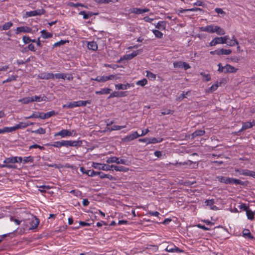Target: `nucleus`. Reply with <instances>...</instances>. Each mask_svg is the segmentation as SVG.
<instances>
[{
    "mask_svg": "<svg viewBox=\"0 0 255 255\" xmlns=\"http://www.w3.org/2000/svg\"><path fill=\"white\" fill-rule=\"evenodd\" d=\"M82 144L81 140H61L55 141L53 143H47V146H52L53 147L60 148L62 146H80Z\"/></svg>",
    "mask_w": 255,
    "mask_h": 255,
    "instance_id": "1",
    "label": "nucleus"
},
{
    "mask_svg": "<svg viewBox=\"0 0 255 255\" xmlns=\"http://www.w3.org/2000/svg\"><path fill=\"white\" fill-rule=\"evenodd\" d=\"M58 115V113L54 111H51L46 113L42 112H35L33 113L31 116L25 118L26 119H32V118H40L41 119H47L52 116H56Z\"/></svg>",
    "mask_w": 255,
    "mask_h": 255,
    "instance_id": "2",
    "label": "nucleus"
},
{
    "mask_svg": "<svg viewBox=\"0 0 255 255\" xmlns=\"http://www.w3.org/2000/svg\"><path fill=\"white\" fill-rule=\"evenodd\" d=\"M218 65L219 66L218 71L225 73H234L238 70V68H236L231 65H225L224 66H221V65Z\"/></svg>",
    "mask_w": 255,
    "mask_h": 255,
    "instance_id": "3",
    "label": "nucleus"
},
{
    "mask_svg": "<svg viewBox=\"0 0 255 255\" xmlns=\"http://www.w3.org/2000/svg\"><path fill=\"white\" fill-rule=\"evenodd\" d=\"M17 162V157H10L6 158L3 161V163L4 165H7L9 166H11L13 167H7L8 168H12L15 169L16 168V166L13 164Z\"/></svg>",
    "mask_w": 255,
    "mask_h": 255,
    "instance_id": "4",
    "label": "nucleus"
},
{
    "mask_svg": "<svg viewBox=\"0 0 255 255\" xmlns=\"http://www.w3.org/2000/svg\"><path fill=\"white\" fill-rule=\"evenodd\" d=\"M165 251L170 253H184V251L177 247L173 244H169L165 248Z\"/></svg>",
    "mask_w": 255,
    "mask_h": 255,
    "instance_id": "5",
    "label": "nucleus"
},
{
    "mask_svg": "<svg viewBox=\"0 0 255 255\" xmlns=\"http://www.w3.org/2000/svg\"><path fill=\"white\" fill-rule=\"evenodd\" d=\"M111 165L106 164H101L96 162H93L92 167L95 169L99 170H103L105 171L111 170Z\"/></svg>",
    "mask_w": 255,
    "mask_h": 255,
    "instance_id": "6",
    "label": "nucleus"
},
{
    "mask_svg": "<svg viewBox=\"0 0 255 255\" xmlns=\"http://www.w3.org/2000/svg\"><path fill=\"white\" fill-rule=\"evenodd\" d=\"M45 10L43 8L38 9L33 11H27L25 13V17H31L36 15H40L44 14Z\"/></svg>",
    "mask_w": 255,
    "mask_h": 255,
    "instance_id": "7",
    "label": "nucleus"
},
{
    "mask_svg": "<svg viewBox=\"0 0 255 255\" xmlns=\"http://www.w3.org/2000/svg\"><path fill=\"white\" fill-rule=\"evenodd\" d=\"M115 78V75H111L109 76H97L95 79H92L93 80H95L99 82H105L108 80H114Z\"/></svg>",
    "mask_w": 255,
    "mask_h": 255,
    "instance_id": "8",
    "label": "nucleus"
},
{
    "mask_svg": "<svg viewBox=\"0 0 255 255\" xmlns=\"http://www.w3.org/2000/svg\"><path fill=\"white\" fill-rule=\"evenodd\" d=\"M74 130L69 131L68 129H62L59 132H57L55 133L54 136H60L61 137H65L66 136H70L72 135V132H74Z\"/></svg>",
    "mask_w": 255,
    "mask_h": 255,
    "instance_id": "9",
    "label": "nucleus"
},
{
    "mask_svg": "<svg viewBox=\"0 0 255 255\" xmlns=\"http://www.w3.org/2000/svg\"><path fill=\"white\" fill-rule=\"evenodd\" d=\"M139 50H136L133 51L132 53L129 54H127L123 56V57L121 58V59L118 61V62L122 61L124 60H130L136 56L139 53Z\"/></svg>",
    "mask_w": 255,
    "mask_h": 255,
    "instance_id": "10",
    "label": "nucleus"
},
{
    "mask_svg": "<svg viewBox=\"0 0 255 255\" xmlns=\"http://www.w3.org/2000/svg\"><path fill=\"white\" fill-rule=\"evenodd\" d=\"M139 136H140V135L137 133V132L134 131V132H132L131 134L125 136L124 138H123V140L125 142H129L131 140H132L134 139L137 138V137H138Z\"/></svg>",
    "mask_w": 255,
    "mask_h": 255,
    "instance_id": "11",
    "label": "nucleus"
},
{
    "mask_svg": "<svg viewBox=\"0 0 255 255\" xmlns=\"http://www.w3.org/2000/svg\"><path fill=\"white\" fill-rule=\"evenodd\" d=\"M149 11V9L148 8H139L136 7L131 8L129 9L130 13H133L136 14H142L144 12H147Z\"/></svg>",
    "mask_w": 255,
    "mask_h": 255,
    "instance_id": "12",
    "label": "nucleus"
},
{
    "mask_svg": "<svg viewBox=\"0 0 255 255\" xmlns=\"http://www.w3.org/2000/svg\"><path fill=\"white\" fill-rule=\"evenodd\" d=\"M255 126V121L253 120L252 122H244L243 123L242 128L239 131V132H242L246 129L250 128L253 126Z\"/></svg>",
    "mask_w": 255,
    "mask_h": 255,
    "instance_id": "13",
    "label": "nucleus"
},
{
    "mask_svg": "<svg viewBox=\"0 0 255 255\" xmlns=\"http://www.w3.org/2000/svg\"><path fill=\"white\" fill-rule=\"evenodd\" d=\"M225 42V41L223 40L222 37H216L209 43V46H213L218 44H224Z\"/></svg>",
    "mask_w": 255,
    "mask_h": 255,
    "instance_id": "14",
    "label": "nucleus"
},
{
    "mask_svg": "<svg viewBox=\"0 0 255 255\" xmlns=\"http://www.w3.org/2000/svg\"><path fill=\"white\" fill-rule=\"evenodd\" d=\"M15 30V33L17 34L21 32L30 33L32 31V29L30 27L28 26H20L17 27Z\"/></svg>",
    "mask_w": 255,
    "mask_h": 255,
    "instance_id": "15",
    "label": "nucleus"
},
{
    "mask_svg": "<svg viewBox=\"0 0 255 255\" xmlns=\"http://www.w3.org/2000/svg\"><path fill=\"white\" fill-rule=\"evenodd\" d=\"M216 25L213 24L201 27L200 30L201 31L208 32L209 33H215L214 28Z\"/></svg>",
    "mask_w": 255,
    "mask_h": 255,
    "instance_id": "16",
    "label": "nucleus"
},
{
    "mask_svg": "<svg viewBox=\"0 0 255 255\" xmlns=\"http://www.w3.org/2000/svg\"><path fill=\"white\" fill-rule=\"evenodd\" d=\"M222 84V82H217L215 84L212 85L210 87L208 88L206 90V93H212L215 91L219 86H221Z\"/></svg>",
    "mask_w": 255,
    "mask_h": 255,
    "instance_id": "17",
    "label": "nucleus"
},
{
    "mask_svg": "<svg viewBox=\"0 0 255 255\" xmlns=\"http://www.w3.org/2000/svg\"><path fill=\"white\" fill-rule=\"evenodd\" d=\"M111 167V170L112 169H114L115 170L117 171H120V172H127L129 170L128 168L125 167L123 166H117L115 165H111L110 166Z\"/></svg>",
    "mask_w": 255,
    "mask_h": 255,
    "instance_id": "18",
    "label": "nucleus"
},
{
    "mask_svg": "<svg viewBox=\"0 0 255 255\" xmlns=\"http://www.w3.org/2000/svg\"><path fill=\"white\" fill-rule=\"evenodd\" d=\"M39 78L41 79H54V75L53 73H41L38 75Z\"/></svg>",
    "mask_w": 255,
    "mask_h": 255,
    "instance_id": "19",
    "label": "nucleus"
},
{
    "mask_svg": "<svg viewBox=\"0 0 255 255\" xmlns=\"http://www.w3.org/2000/svg\"><path fill=\"white\" fill-rule=\"evenodd\" d=\"M228 184H234L236 185H244L245 182L238 179L229 177Z\"/></svg>",
    "mask_w": 255,
    "mask_h": 255,
    "instance_id": "20",
    "label": "nucleus"
},
{
    "mask_svg": "<svg viewBox=\"0 0 255 255\" xmlns=\"http://www.w3.org/2000/svg\"><path fill=\"white\" fill-rule=\"evenodd\" d=\"M131 86L133 87L134 85L133 84L130 85L128 83L126 84H119L115 85L116 89L117 90H126L130 88Z\"/></svg>",
    "mask_w": 255,
    "mask_h": 255,
    "instance_id": "21",
    "label": "nucleus"
},
{
    "mask_svg": "<svg viewBox=\"0 0 255 255\" xmlns=\"http://www.w3.org/2000/svg\"><path fill=\"white\" fill-rule=\"evenodd\" d=\"M32 102H42V101H46L47 98L44 95H43L42 96H35L34 97H32Z\"/></svg>",
    "mask_w": 255,
    "mask_h": 255,
    "instance_id": "22",
    "label": "nucleus"
},
{
    "mask_svg": "<svg viewBox=\"0 0 255 255\" xmlns=\"http://www.w3.org/2000/svg\"><path fill=\"white\" fill-rule=\"evenodd\" d=\"M235 172L239 173L240 175L251 176L252 171L248 169H235Z\"/></svg>",
    "mask_w": 255,
    "mask_h": 255,
    "instance_id": "23",
    "label": "nucleus"
},
{
    "mask_svg": "<svg viewBox=\"0 0 255 255\" xmlns=\"http://www.w3.org/2000/svg\"><path fill=\"white\" fill-rule=\"evenodd\" d=\"M39 223V221L38 218L35 217H33L31 222H30L31 227L30 229H35L37 228Z\"/></svg>",
    "mask_w": 255,
    "mask_h": 255,
    "instance_id": "24",
    "label": "nucleus"
},
{
    "mask_svg": "<svg viewBox=\"0 0 255 255\" xmlns=\"http://www.w3.org/2000/svg\"><path fill=\"white\" fill-rule=\"evenodd\" d=\"M26 127H27V125H26L25 122H20L19 124L16 125L15 126L12 127L11 128L12 131H13L16 130L17 129L23 128H26Z\"/></svg>",
    "mask_w": 255,
    "mask_h": 255,
    "instance_id": "25",
    "label": "nucleus"
},
{
    "mask_svg": "<svg viewBox=\"0 0 255 255\" xmlns=\"http://www.w3.org/2000/svg\"><path fill=\"white\" fill-rule=\"evenodd\" d=\"M200 75L202 76L203 81L208 82L211 80V76L208 72H201L200 73Z\"/></svg>",
    "mask_w": 255,
    "mask_h": 255,
    "instance_id": "26",
    "label": "nucleus"
},
{
    "mask_svg": "<svg viewBox=\"0 0 255 255\" xmlns=\"http://www.w3.org/2000/svg\"><path fill=\"white\" fill-rule=\"evenodd\" d=\"M218 56L220 55H228L232 53L230 49H225L224 48L218 49Z\"/></svg>",
    "mask_w": 255,
    "mask_h": 255,
    "instance_id": "27",
    "label": "nucleus"
},
{
    "mask_svg": "<svg viewBox=\"0 0 255 255\" xmlns=\"http://www.w3.org/2000/svg\"><path fill=\"white\" fill-rule=\"evenodd\" d=\"M88 47L90 50L96 51L98 49V45L95 41H92L88 42Z\"/></svg>",
    "mask_w": 255,
    "mask_h": 255,
    "instance_id": "28",
    "label": "nucleus"
},
{
    "mask_svg": "<svg viewBox=\"0 0 255 255\" xmlns=\"http://www.w3.org/2000/svg\"><path fill=\"white\" fill-rule=\"evenodd\" d=\"M99 175L101 179L108 178L110 180H116V178L111 175L106 174L102 172H100Z\"/></svg>",
    "mask_w": 255,
    "mask_h": 255,
    "instance_id": "29",
    "label": "nucleus"
},
{
    "mask_svg": "<svg viewBox=\"0 0 255 255\" xmlns=\"http://www.w3.org/2000/svg\"><path fill=\"white\" fill-rule=\"evenodd\" d=\"M166 26V22L165 21H158L157 24L155 25L156 28L161 29V30H164L165 29Z\"/></svg>",
    "mask_w": 255,
    "mask_h": 255,
    "instance_id": "30",
    "label": "nucleus"
},
{
    "mask_svg": "<svg viewBox=\"0 0 255 255\" xmlns=\"http://www.w3.org/2000/svg\"><path fill=\"white\" fill-rule=\"evenodd\" d=\"M215 32L219 35H223L225 34V31L222 28L216 25L214 28Z\"/></svg>",
    "mask_w": 255,
    "mask_h": 255,
    "instance_id": "31",
    "label": "nucleus"
},
{
    "mask_svg": "<svg viewBox=\"0 0 255 255\" xmlns=\"http://www.w3.org/2000/svg\"><path fill=\"white\" fill-rule=\"evenodd\" d=\"M41 33L42 37L44 39L51 38L53 36L52 33L48 32L44 29L41 31Z\"/></svg>",
    "mask_w": 255,
    "mask_h": 255,
    "instance_id": "32",
    "label": "nucleus"
},
{
    "mask_svg": "<svg viewBox=\"0 0 255 255\" xmlns=\"http://www.w3.org/2000/svg\"><path fill=\"white\" fill-rule=\"evenodd\" d=\"M243 235L245 238L253 239H254L253 236L251 234V232L248 229H244L243 231Z\"/></svg>",
    "mask_w": 255,
    "mask_h": 255,
    "instance_id": "33",
    "label": "nucleus"
},
{
    "mask_svg": "<svg viewBox=\"0 0 255 255\" xmlns=\"http://www.w3.org/2000/svg\"><path fill=\"white\" fill-rule=\"evenodd\" d=\"M111 89L110 88H104L101 89L100 91H96L95 94L97 95L100 94H108L110 93Z\"/></svg>",
    "mask_w": 255,
    "mask_h": 255,
    "instance_id": "34",
    "label": "nucleus"
},
{
    "mask_svg": "<svg viewBox=\"0 0 255 255\" xmlns=\"http://www.w3.org/2000/svg\"><path fill=\"white\" fill-rule=\"evenodd\" d=\"M205 133V131L204 130H196V131L192 133V136L194 138L196 136L203 135Z\"/></svg>",
    "mask_w": 255,
    "mask_h": 255,
    "instance_id": "35",
    "label": "nucleus"
},
{
    "mask_svg": "<svg viewBox=\"0 0 255 255\" xmlns=\"http://www.w3.org/2000/svg\"><path fill=\"white\" fill-rule=\"evenodd\" d=\"M18 102L22 104H27L30 102H32V100L31 97H27L18 100Z\"/></svg>",
    "mask_w": 255,
    "mask_h": 255,
    "instance_id": "36",
    "label": "nucleus"
},
{
    "mask_svg": "<svg viewBox=\"0 0 255 255\" xmlns=\"http://www.w3.org/2000/svg\"><path fill=\"white\" fill-rule=\"evenodd\" d=\"M91 101L87 100V101H76L75 104H76L77 107H80V106H86L87 104H91Z\"/></svg>",
    "mask_w": 255,
    "mask_h": 255,
    "instance_id": "37",
    "label": "nucleus"
},
{
    "mask_svg": "<svg viewBox=\"0 0 255 255\" xmlns=\"http://www.w3.org/2000/svg\"><path fill=\"white\" fill-rule=\"evenodd\" d=\"M217 178L218 179V180L221 183H223L226 184H228L229 177H228L219 176H217Z\"/></svg>",
    "mask_w": 255,
    "mask_h": 255,
    "instance_id": "38",
    "label": "nucleus"
},
{
    "mask_svg": "<svg viewBox=\"0 0 255 255\" xmlns=\"http://www.w3.org/2000/svg\"><path fill=\"white\" fill-rule=\"evenodd\" d=\"M119 158L116 156H112L107 159L106 162L108 163H116L118 164Z\"/></svg>",
    "mask_w": 255,
    "mask_h": 255,
    "instance_id": "39",
    "label": "nucleus"
},
{
    "mask_svg": "<svg viewBox=\"0 0 255 255\" xmlns=\"http://www.w3.org/2000/svg\"><path fill=\"white\" fill-rule=\"evenodd\" d=\"M70 193L77 197L82 198L83 197L82 192L78 190H72L70 191Z\"/></svg>",
    "mask_w": 255,
    "mask_h": 255,
    "instance_id": "40",
    "label": "nucleus"
},
{
    "mask_svg": "<svg viewBox=\"0 0 255 255\" xmlns=\"http://www.w3.org/2000/svg\"><path fill=\"white\" fill-rule=\"evenodd\" d=\"M162 141V138L157 139L155 137H153L151 138H148V141H147V143H156L160 142Z\"/></svg>",
    "mask_w": 255,
    "mask_h": 255,
    "instance_id": "41",
    "label": "nucleus"
},
{
    "mask_svg": "<svg viewBox=\"0 0 255 255\" xmlns=\"http://www.w3.org/2000/svg\"><path fill=\"white\" fill-rule=\"evenodd\" d=\"M12 25L13 23L10 21L6 22L2 26V30H7L9 29Z\"/></svg>",
    "mask_w": 255,
    "mask_h": 255,
    "instance_id": "42",
    "label": "nucleus"
},
{
    "mask_svg": "<svg viewBox=\"0 0 255 255\" xmlns=\"http://www.w3.org/2000/svg\"><path fill=\"white\" fill-rule=\"evenodd\" d=\"M76 101L73 102H69L67 103L66 104L63 105V108H73L74 107H76V104H75Z\"/></svg>",
    "mask_w": 255,
    "mask_h": 255,
    "instance_id": "43",
    "label": "nucleus"
},
{
    "mask_svg": "<svg viewBox=\"0 0 255 255\" xmlns=\"http://www.w3.org/2000/svg\"><path fill=\"white\" fill-rule=\"evenodd\" d=\"M99 173H100V172H96L94 170H88L86 172H85L86 174L91 177H93L98 175H99Z\"/></svg>",
    "mask_w": 255,
    "mask_h": 255,
    "instance_id": "44",
    "label": "nucleus"
},
{
    "mask_svg": "<svg viewBox=\"0 0 255 255\" xmlns=\"http://www.w3.org/2000/svg\"><path fill=\"white\" fill-rule=\"evenodd\" d=\"M31 132L34 133H37V134H45L46 132V130H45V129H44L42 128H39L37 130H31Z\"/></svg>",
    "mask_w": 255,
    "mask_h": 255,
    "instance_id": "45",
    "label": "nucleus"
},
{
    "mask_svg": "<svg viewBox=\"0 0 255 255\" xmlns=\"http://www.w3.org/2000/svg\"><path fill=\"white\" fill-rule=\"evenodd\" d=\"M246 214L248 218L251 220H252L254 218V213L249 209L246 211Z\"/></svg>",
    "mask_w": 255,
    "mask_h": 255,
    "instance_id": "46",
    "label": "nucleus"
},
{
    "mask_svg": "<svg viewBox=\"0 0 255 255\" xmlns=\"http://www.w3.org/2000/svg\"><path fill=\"white\" fill-rule=\"evenodd\" d=\"M152 32L157 38H161L163 37V33L158 30L153 29Z\"/></svg>",
    "mask_w": 255,
    "mask_h": 255,
    "instance_id": "47",
    "label": "nucleus"
},
{
    "mask_svg": "<svg viewBox=\"0 0 255 255\" xmlns=\"http://www.w3.org/2000/svg\"><path fill=\"white\" fill-rule=\"evenodd\" d=\"M147 84V80L146 79L144 78L141 80H139L136 82L137 85H139L142 87L144 86Z\"/></svg>",
    "mask_w": 255,
    "mask_h": 255,
    "instance_id": "48",
    "label": "nucleus"
},
{
    "mask_svg": "<svg viewBox=\"0 0 255 255\" xmlns=\"http://www.w3.org/2000/svg\"><path fill=\"white\" fill-rule=\"evenodd\" d=\"M11 132L12 131L11 127H4L2 128H0V134Z\"/></svg>",
    "mask_w": 255,
    "mask_h": 255,
    "instance_id": "49",
    "label": "nucleus"
},
{
    "mask_svg": "<svg viewBox=\"0 0 255 255\" xmlns=\"http://www.w3.org/2000/svg\"><path fill=\"white\" fill-rule=\"evenodd\" d=\"M146 76L151 80H154L156 78V75L150 71H146Z\"/></svg>",
    "mask_w": 255,
    "mask_h": 255,
    "instance_id": "50",
    "label": "nucleus"
},
{
    "mask_svg": "<svg viewBox=\"0 0 255 255\" xmlns=\"http://www.w3.org/2000/svg\"><path fill=\"white\" fill-rule=\"evenodd\" d=\"M34 161L33 157L31 156L24 157L23 159V163H26L28 162L32 163Z\"/></svg>",
    "mask_w": 255,
    "mask_h": 255,
    "instance_id": "51",
    "label": "nucleus"
},
{
    "mask_svg": "<svg viewBox=\"0 0 255 255\" xmlns=\"http://www.w3.org/2000/svg\"><path fill=\"white\" fill-rule=\"evenodd\" d=\"M227 45H228L230 46H234L235 45H239V42L237 40H231L230 39V40L227 42Z\"/></svg>",
    "mask_w": 255,
    "mask_h": 255,
    "instance_id": "52",
    "label": "nucleus"
},
{
    "mask_svg": "<svg viewBox=\"0 0 255 255\" xmlns=\"http://www.w3.org/2000/svg\"><path fill=\"white\" fill-rule=\"evenodd\" d=\"M174 67L175 68H182L184 70H186L190 68L189 65H174Z\"/></svg>",
    "mask_w": 255,
    "mask_h": 255,
    "instance_id": "53",
    "label": "nucleus"
},
{
    "mask_svg": "<svg viewBox=\"0 0 255 255\" xmlns=\"http://www.w3.org/2000/svg\"><path fill=\"white\" fill-rule=\"evenodd\" d=\"M126 128V126H116L114 125L112 127L111 129H110L111 131L112 130H120L122 128Z\"/></svg>",
    "mask_w": 255,
    "mask_h": 255,
    "instance_id": "54",
    "label": "nucleus"
},
{
    "mask_svg": "<svg viewBox=\"0 0 255 255\" xmlns=\"http://www.w3.org/2000/svg\"><path fill=\"white\" fill-rule=\"evenodd\" d=\"M54 78H56V79H65L66 78V75L63 73H57L54 74Z\"/></svg>",
    "mask_w": 255,
    "mask_h": 255,
    "instance_id": "55",
    "label": "nucleus"
},
{
    "mask_svg": "<svg viewBox=\"0 0 255 255\" xmlns=\"http://www.w3.org/2000/svg\"><path fill=\"white\" fill-rule=\"evenodd\" d=\"M38 148L39 149H40L41 150L44 149V147L43 146H41V145H38L37 144H34L31 145L29 147V149H32V148Z\"/></svg>",
    "mask_w": 255,
    "mask_h": 255,
    "instance_id": "56",
    "label": "nucleus"
},
{
    "mask_svg": "<svg viewBox=\"0 0 255 255\" xmlns=\"http://www.w3.org/2000/svg\"><path fill=\"white\" fill-rule=\"evenodd\" d=\"M238 207L240 209L245 211H247L249 209V207L247 206L245 203H241L240 205L238 206Z\"/></svg>",
    "mask_w": 255,
    "mask_h": 255,
    "instance_id": "57",
    "label": "nucleus"
},
{
    "mask_svg": "<svg viewBox=\"0 0 255 255\" xmlns=\"http://www.w3.org/2000/svg\"><path fill=\"white\" fill-rule=\"evenodd\" d=\"M205 203L207 206H209L211 207L213 206L215 203V200L213 199H210V200H207L205 202Z\"/></svg>",
    "mask_w": 255,
    "mask_h": 255,
    "instance_id": "58",
    "label": "nucleus"
},
{
    "mask_svg": "<svg viewBox=\"0 0 255 255\" xmlns=\"http://www.w3.org/2000/svg\"><path fill=\"white\" fill-rule=\"evenodd\" d=\"M70 5L72 6L75 7H77L78 6H82V7H84L85 8H88L87 6L83 4L80 3H73V2H72L70 3Z\"/></svg>",
    "mask_w": 255,
    "mask_h": 255,
    "instance_id": "59",
    "label": "nucleus"
},
{
    "mask_svg": "<svg viewBox=\"0 0 255 255\" xmlns=\"http://www.w3.org/2000/svg\"><path fill=\"white\" fill-rule=\"evenodd\" d=\"M22 40L25 44L29 43L31 42V38L29 37L26 35L23 36Z\"/></svg>",
    "mask_w": 255,
    "mask_h": 255,
    "instance_id": "60",
    "label": "nucleus"
},
{
    "mask_svg": "<svg viewBox=\"0 0 255 255\" xmlns=\"http://www.w3.org/2000/svg\"><path fill=\"white\" fill-rule=\"evenodd\" d=\"M173 111H171L169 109H166L162 111L161 113L162 115H165L168 114H172L173 113Z\"/></svg>",
    "mask_w": 255,
    "mask_h": 255,
    "instance_id": "61",
    "label": "nucleus"
},
{
    "mask_svg": "<svg viewBox=\"0 0 255 255\" xmlns=\"http://www.w3.org/2000/svg\"><path fill=\"white\" fill-rule=\"evenodd\" d=\"M79 14L83 15V18L84 19H87L89 18L87 12H86L85 11H81L80 12H79Z\"/></svg>",
    "mask_w": 255,
    "mask_h": 255,
    "instance_id": "62",
    "label": "nucleus"
},
{
    "mask_svg": "<svg viewBox=\"0 0 255 255\" xmlns=\"http://www.w3.org/2000/svg\"><path fill=\"white\" fill-rule=\"evenodd\" d=\"M197 227L200 229H202L204 231H209L210 230V228L206 227L205 225H202L200 224L197 225Z\"/></svg>",
    "mask_w": 255,
    "mask_h": 255,
    "instance_id": "63",
    "label": "nucleus"
},
{
    "mask_svg": "<svg viewBox=\"0 0 255 255\" xmlns=\"http://www.w3.org/2000/svg\"><path fill=\"white\" fill-rule=\"evenodd\" d=\"M66 43V41L61 40L60 41L56 42L54 45L53 46L56 47V46H59L60 45H64Z\"/></svg>",
    "mask_w": 255,
    "mask_h": 255,
    "instance_id": "64",
    "label": "nucleus"
}]
</instances>
